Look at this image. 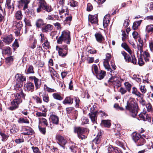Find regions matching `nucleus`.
I'll use <instances>...</instances> for the list:
<instances>
[{
	"mask_svg": "<svg viewBox=\"0 0 153 153\" xmlns=\"http://www.w3.org/2000/svg\"><path fill=\"white\" fill-rule=\"evenodd\" d=\"M23 83L17 82L15 85L14 88L16 92L13 101L11 102V106L9 108L11 110H15L18 107V105L22 101V98H25V94L23 92L21 87L22 86Z\"/></svg>",
	"mask_w": 153,
	"mask_h": 153,
	"instance_id": "obj_1",
	"label": "nucleus"
},
{
	"mask_svg": "<svg viewBox=\"0 0 153 153\" xmlns=\"http://www.w3.org/2000/svg\"><path fill=\"white\" fill-rule=\"evenodd\" d=\"M126 109L129 111L130 114L133 117H135L137 115L138 106L135 102L134 99H131L127 102L126 106Z\"/></svg>",
	"mask_w": 153,
	"mask_h": 153,
	"instance_id": "obj_2",
	"label": "nucleus"
},
{
	"mask_svg": "<svg viewBox=\"0 0 153 153\" xmlns=\"http://www.w3.org/2000/svg\"><path fill=\"white\" fill-rule=\"evenodd\" d=\"M70 32L68 30H64L62 33L61 35L57 39V43L58 44H61L64 42L69 44L71 41Z\"/></svg>",
	"mask_w": 153,
	"mask_h": 153,
	"instance_id": "obj_3",
	"label": "nucleus"
},
{
	"mask_svg": "<svg viewBox=\"0 0 153 153\" xmlns=\"http://www.w3.org/2000/svg\"><path fill=\"white\" fill-rule=\"evenodd\" d=\"M38 7L37 8L36 11L39 13L42 11V9L50 12L53 10V8L51 6L47 5L45 0H39Z\"/></svg>",
	"mask_w": 153,
	"mask_h": 153,
	"instance_id": "obj_4",
	"label": "nucleus"
},
{
	"mask_svg": "<svg viewBox=\"0 0 153 153\" xmlns=\"http://www.w3.org/2000/svg\"><path fill=\"white\" fill-rule=\"evenodd\" d=\"M56 49L58 51L59 56L62 58L65 57L68 53V48L67 45L56 46Z\"/></svg>",
	"mask_w": 153,
	"mask_h": 153,
	"instance_id": "obj_5",
	"label": "nucleus"
},
{
	"mask_svg": "<svg viewBox=\"0 0 153 153\" xmlns=\"http://www.w3.org/2000/svg\"><path fill=\"white\" fill-rule=\"evenodd\" d=\"M88 131V129L87 128L80 127L75 128L74 130V132L77 133L79 137L81 139L86 138V135L83 134Z\"/></svg>",
	"mask_w": 153,
	"mask_h": 153,
	"instance_id": "obj_6",
	"label": "nucleus"
},
{
	"mask_svg": "<svg viewBox=\"0 0 153 153\" xmlns=\"http://www.w3.org/2000/svg\"><path fill=\"white\" fill-rule=\"evenodd\" d=\"M121 54L123 56L124 59L126 62H131L134 64H136L137 60L134 56L132 55L130 56L124 51L121 52Z\"/></svg>",
	"mask_w": 153,
	"mask_h": 153,
	"instance_id": "obj_7",
	"label": "nucleus"
},
{
	"mask_svg": "<svg viewBox=\"0 0 153 153\" xmlns=\"http://www.w3.org/2000/svg\"><path fill=\"white\" fill-rule=\"evenodd\" d=\"M56 137L57 140V143L64 149L65 146L67 143L66 140L63 136L59 134L57 135Z\"/></svg>",
	"mask_w": 153,
	"mask_h": 153,
	"instance_id": "obj_8",
	"label": "nucleus"
},
{
	"mask_svg": "<svg viewBox=\"0 0 153 153\" xmlns=\"http://www.w3.org/2000/svg\"><path fill=\"white\" fill-rule=\"evenodd\" d=\"M117 78L115 76H112L108 80V82L112 83L117 88H118L121 86L120 82L117 80Z\"/></svg>",
	"mask_w": 153,
	"mask_h": 153,
	"instance_id": "obj_9",
	"label": "nucleus"
},
{
	"mask_svg": "<svg viewBox=\"0 0 153 153\" xmlns=\"http://www.w3.org/2000/svg\"><path fill=\"white\" fill-rule=\"evenodd\" d=\"M88 20L92 24H97L98 22L97 15H89Z\"/></svg>",
	"mask_w": 153,
	"mask_h": 153,
	"instance_id": "obj_10",
	"label": "nucleus"
},
{
	"mask_svg": "<svg viewBox=\"0 0 153 153\" xmlns=\"http://www.w3.org/2000/svg\"><path fill=\"white\" fill-rule=\"evenodd\" d=\"M24 87L25 90L31 92L33 91L34 88L33 84L30 82L25 84L24 85Z\"/></svg>",
	"mask_w": 153,
	"mask_h": 153,
	"instance_id": "obj_11",
	"label": "nucleus"
},
{
	"mask_svg": "<svg viewBox=\"0 0 153 153\" xmlns=\"http://www.w3.org/2000/svg\"><path fill=\"white\" fill-rule=\"evenodd\" d=\"M14 38L11 34H10L4 37L3 41L7 44H10L14 39Z\"/></svg>",
	"mask_w": 153,
	"mask_h": 153,
	"instance_id": "obj_12",
	"label": "nucleus"
},
{
	"mask_svg": "<svg viewBox=\"0 0 153 153\" xmlns=\"http://www.w3.org/2000/svg\"><path fill=\"white\" fill-rule=\"evenodd\" d=\"M53 26L50 24H47L42 27V31L43 32H50L53 30Z\"/></svg>",
	"mask_w": 153,
	"mask_h": 153,
	"instance_id": "obj_13",
	"label": "nucleus"
},
{
	"mask_svg": "<svg viewBox=\"0 0 153 153\" xmlns=\"http://www.w3.org/2000/svg\"><path fill=\"white\" fill-rule=\"evenodd\" d=\"M97 111L94 112H91V113H89V114L92 122L94 124L95 123L97 124Z\"/></svg>",
	"mask_w": 153,
	"mask_h": 153,
	"instance_id": "obj_14",
	"label": "nucleus"
},
{
	"mask_svg": "<svg viewBox=\"0 0 153 153\" xmlns=\"http://www.w3.org/2000/svg\"><path fill=\"white\" fill-rule=\"evenodd\" d=\"M102 139L101 133L99 132L98 133L96 137L92 140L93 143L98 144L100 143Z\"/></svg>",
	"mask_w": 153,
	"mask_h": 153,
	"instance_id": "obj_15",
	"label": "nucleus"
},
{
	"mask_svg": "<svg viewBox=\"0 0 153 153\" xmlns=\"http://www.w3.org/2000/svg\"><path fill=\"white\" fill-rule=\"evenodd\" d=\"M16 78L17 82L23 83V81L26 80L25 76L20 74H17L16 75Z\"/></svg>",
	"mask_w": 153,
	"mask_h": 153,
	"instance_id": "obj_16",
	"label": "nucleus"
},
{
	"mask_svg": "<svg viewBox=\"0 0 153 153\" xmlns=\"http://www.w3.org/2000/svg\"><path fill=\"white\" fill-rule=\"evenodd\" d=\"M39 96H41L42 97L43 100L44 102L48 103L49 101V97L48 94L42 92L39 93Z\"/></svg>",
	"mask_w": 153,
	"mask_h": 153,
	"instance_id": "obj_17",
	"label": "nucleus"
},
{
	"mask_svg": "<svg viewBox=\"0 0 153 153\" xmlns=\"http://www.w3.org/2000/svg\"><path fill=\"white\" fill-rule=\"evenodd\" d=\"M22 130L23 132L22 133V134L25 135H31L33 131L32 129L29 127L24 128H23Z\"/></svg>",
	"mask_w": 153,
	"mask_h": 153,
	"instance_id": "obj_18",
	"label": "nucleus"
},
{
	"mask_svg": "<svg viewBox=\"0 0 153 153\" xmlns=\"http://www.w3.org/2000/svg\"><path fill=\"white\" fill-rule=\"evenodd\" d=\"M110 15H106L104 17L103 20V25L104 27H106L109 23L110 21Z\"/></svg>",
	"mask_w": 153,
	"mask_h": 153,
	"instance_id": "obj_19",
	"label": "nucleus"
},
{
	"mask_svg": "<svg viewBox=\"0 0 153 153\" xmlns=\"http://www.w3.org/2000/svg\"><path fill=\"white\" fill-rule=\"evenodd\" d=\"M49 119L53 123L57 124L59 123V118L56 115L54 114L51 115Z\"/></svg>",
	"mask_w": 153,
	"mask_h": 153,
	"instance_id": "obj_20",
	"label": "nucleus"
},
{
	"mask_svg": "<svg viewBox=\"0 0 153 153\" xmlns=\"http://www.w3.org/2000/svg\"><path fill=\"white\" fill-rule=\"evenodd\" d=\"M95 36L97 41L99 43H102L104 39L103 36L100 33H96L95 34Z\"/></svg>",
	"mask_w": 153,
	"mask_h": 153,
	"instance_id": "obj_21",
	"label": "nucleus"
},
{
	"mask_svg": "<svg viewBox=\"0 0 153 153\" xmlns=\"http://www.w3.org/2000/svg\"><path fill=\"white\" fill-rule=\"evenodd\" d=\"M68 10V8L66 6H61V7H59L58 11L59 12V15L61 16L60 17L62 18L63 16L62 14L65 12H67Z\"/></svg>",
	"mask_w": 153,
	"mask_h": 153,
	"instance_id": "obj_22",
	"label": "nucleus"
},
{
	"mask_svg": "<svg viewBox=\"0 0 153 153\" xmlns=\"http://www.w3.org/2000/svg\"><path fill=\"white\" fill-rule=\"evenodd\" d=\"M11 49L9 47L5 48L2 50V53L3 54L7 55L8 56H10L12 54Z\"/></svg>",
	"mask_w": 153,
	"mask_h": 153,
	"instance_id": "obj_23",
	"label": "nucleus"
},
{
	"mask_svg": "<svg viewBox=\"0 0 153 153\" xmlns=\"http://www.w3.org/2000/svg\"><path fill=\"white\" fill-rule=\"evenodd\" d=\"M73 102V99L71 96L66 97L63 101L62 102L64 104H72Z\"/></svg>",
	"mask_w": 153,
	"mask_h": 153,
	"instance_id": "obj_24",
	"label": "nucleus"
},
{
	"mask_svg": "<svg viewBox=\"0 0 153 153\" xmlns=\"http://www.w3.org/2000/svg\"><path fill=\"white\" fill-rule=\"evenodd\" d=\"M108 60H104V61L103 62V65L105 68L107 70V71H110L111 72V76H113V75L112 74V72L111 71H112V69L110 68V65L108 63Z\"/></svg>",
	"mask_w": 153,
	"mask_h": 153,
	"instance_id": "obj_25",
	"label": "nucleus"
},
{
	"mask_svg": "<svg viewBox=\"0 0 153 153\" xmlns=\"http://www.w3.org/2000/svg\"><path fill=\"white\" fill-rule=\"evenodd\" d=\"M32 77L34 80L36 88V89H38L40 87L41 81L35 76H33Z\"/></svg>",
	"mask_w": 153,
	"mask_h": 153,
	"instance_id": "obj_26",
	"label": "nucleus"
},
{
	"mask_svg": "<svg viewBox=\"0 0 153 153\" xmlns=\"http://www.w3.org/2000/svg\"><path fill=\"white\" fill-rule=\"evenodd\" d=\"M30 0H21L22 5H24L23 9L26 10L28 8V4L30 2Z\"/></svg>",
	"mask_w": 153,
	"mask_h": 153,
	"instance_id": "obj_27",
	"label": "nucleus"
},
{
	"mask_svg": "<svg viewBox=\"0 0 153 153\" xmlns=\"http://www.w3.org/2000/svg\"><path fill=\"white\" fill-rule=\"evenodd\" d=\"M121 46L129 54H131L132 51L126 43L125 42L121 44Z\"/></svg>",
	"mask_w": 153,
	"mask_h": 153,
	"instance_id": "obj_28",
	"label": "nucleus"
},
{
	"mask_svg": "<svg viewBox=\"0 0 153 153\" xmlns=\"http://www.w3.org/2000/svg\"><path fill=\"white\" fill-rule=\"evenodd\" d=\"M106 72L105 71L101 70L100 73L96 75L97 78L99 79H103L105 75Z\"/></svg>",
	"mask_w": 153,
	"mask_h": 153,
	"instance_id": "obj_29",
	"label": "nucleus"
},
{
	"mask_svg": "<svg viewBox=\"0 0 153 153\" xmlns=\"http://www.w3.org/2000/svg\"><path fill=\"white\" fill-rule=\"evenodd\" d=\"M133 140L135 143L136 142L140 137L141 136L138 134L133 133L132 134Z\"/></svg>",
	"mask_w": 153,
	"mask_h": 153,
	"instance_id": "obj_30",
	"label": "nucleus"
},
{
	"mask_svg": "<svg viewBox=\"0 0 153 153\" xmlns=\"http://www.w3.org/2000/svg\"><path fill=\"white\" fill-rule=\"evenodd\" d=\"M145 140L142 137H140L135 143L137 146H140L143 145L145 143Z\"/></svg>",
	"mask_w": 153,
	"mask_h": 153,
	"instance_id": "obj_31",
	"label": "nucleus"
},
{
	"mask_svg": "<svg viewBox=\"0 0 153 153\" xmlns=\"http://www.w3.org/2000/svg\"><path fill=\"white\" fill-rule=\"evenodd\" d=\"M15 18L18 20H20L22 19L23 15L21 10L17 11L15 14Z\"/></svg>",
	"mask_w": 153,
	"mask_h": 153,
	"instance_id": "obj_32",
	"label": "nucleus"
},
{
	"mask_svg": "<svg viewBox=\"0 0 153 153\" xmlns=\"http://www.w3.org/2000/svg\"><path fill=\"white\" fill-rule=\"evenodd\" d=\"M132 93L136 95L139 97H141L142 95L140 92L137 91V88L134 87L132 88Z\"/></svg>",
	"mask_w": 153,
	"mask_h": 153,
	"instance_id": "obj_33",
	"label": "nucleus"
},
{
	"mask_svg": "<svg viewBox=\"0 0 153 153\" xmlns=\"http://www.w3.org/2000/svg\"><path fill=\"white\" fill-rule=\"evenodd\" d=\"M101 124L102 126L107 128H109L111 125L110 121L108 120H102Z\"/></svg>",
	"mask_w": 153,
	"mask_h": 153,
	"instance_id": "obj_34",
	"label": "nucleus"
},
{
	"mask_svg": "<svg viewBox=\"0 0 153 153\" xmlns=\"http://www.w3.org/2000/svg\"><path fill=\"white\" fill-rule=\"evenodd\" d=\"M52 96L54 99L59 100H61L63 99L60 94L58 93H55L53 94H52Z\"/></svg>",
	"mask_w": 153,
	"mask_h": 153,
	"instance_id": "obj_35",
	"label": "nucleus"
},
{
	"mask_svg": "<svg viewBox=\"0 0 153 153\" xmlns=\"http://www.w3.org/2000/svg\"><path fill=\"white\" fill-rule=\"evenodd\" d=\"M23 26V25L22 22L19 21L16 22L14 26V29H21Z\"/></svg>",
	"mask_w": 153,
	"mask_h": 153,
	"instance_id": "obj_36",
	"label": "nucleus"
},
{
	"mask_svg": "<svg viewBox=\"0 0 153 153\" xmlns=\"http://www.w3.org/2000/svg\"><path fill=\"white\" fill-rule=\"evenodd\" d=\"M44 25V21L41 19L37 20L36 22V25L37 28H39Z\"/></svg>",
	"mask_w": 153,
	"mask_h": 153,
	"instance_id": "obj_37",
	"label": "nucleus"
},
{
	"mask_svg": "<svg viewBox=\"0 0 153 153\" xmlns=\"http://www.w3.org/2000/svg\"><path fill=\"white\" fill-rule=\"evenodd\" d=\"M25 72L26 74L30 73H34L33 66L31 65H29L28 68L26 69Z\"/></svg>",
	"mask_w": 153,
	"mask_h": 153,
	"instance_id": "obj_38",
	"label": "nucleus"
},
{
	"mask_svg": "<svg viewBox=\"0 0 153 153\" xmlns=\"http://www.w3.org/2000/svg\"><path fill=\"white\" fill-rule=\"evenodd\" d=\"M68 4L71 7H74L77 5V3L74 0H69L68 1Z\"/></svg>",
	"mask_w": 153,
	"mask_h": 153,
	"instance_id": "obj_39",
	"label": "nucleus"
},
{
	"mask_svg": "<svg viewBox=\"0 0 153 153\" xmlns=\"http://www.w3.org/2000/svg\"><path fill=\"white\" fill-rule=\"evenodd\" d=\"M39 123L40 124H43L44 126H47L48 125V123L47 120L45 118H39Z\"/></svg>",
	"mask_w": 153,
	"mask_h": 153,
	"instance_id": "obj_40",
	"label": "nucleus"
},
{
	"mask_svg": "<svg viewBox=\"0 0 153 153\" xmlns=\"http://www.w3.org/2000/svg\"><path fill=\"white\" fill-rule=\"evenodd\" d=\"M142 21H139L135 22L133 23L132 28L134 30H136L137 29L138 27L140 26L141 23Z\"/></svg>",
	"mask_w": 153,
	"mask_h": 153,
	"instance_id": "obj_41",
	"label": "nucleus"
},
{
	"mask_svg": "<svg viewBox=\"0 0 153 153\" xmlns=\"http://www.w3.org/2000/svg\"><path fill=\"white\" fill-rule=\"evenodd\" d=\"M146 31L148 33L153 32V25H150L147 26L146 28Z\"/></svg>",
	"mask_w": 153,
	"mask_h": 153,
	"instance_id": "obj_42",
	"label": "nucleus"
},
{
	"mask_svg": "<svg viewBox=\"0 0 153 153\" xmlns=\"http://www.w3.org/2000/svg\"><path fill=\"white\" fill-rule=\"evenodd\" d=\"M18 122L19 123H29V121L26 119H25L23 118L20 117L18 120Z\"/></svg>",
	"mask_w": 153,
	"mask_h": 153,
	"instance_id": "obj_43",
	"label": "nucleus"
},
{
	"mask_svg": "<svg viewBox=\"0 0 153 153\" xmlns=\"http://www.w3.org/2000/svg\"><path fill=\"white\" fill-rule=\"evenodd\" d=\"M13 60V56H10L6 58V62L8 65L11 64Z\"/></svg>",
	"mask_w": 153,
	"mask_h": 153,
	"instance_id": "obj_44",
	"label": "nucleus"
},
{
	"mask_svg": "<svg viewBox=\"0 0 153 153\" xmlns=\"http://www.w3.org/2000/svg\"><path fill=\"white\" fill-rule=\"evenodd\" d=\"M124 85L126 89L129 92H130L132 87L131 84L128 82H126L125 83Z\"/></svg>",
	"mask_w": 153,
	"mask_h": 153,
	"instance_id": "obj_45",
	"label": "nucleus"
},
{
	"mask_svg": "<svg viewBox=\"0 0 153 153\" xmlns=\"http://www.w3.org/2000/svg\"><path fill=\"white\" fill-rule=\"evenodd\" d=\"M42 45V47L43 48H45L46 49H48L50 48V43L48 41L47 39Z\"/></svg>",
	"mask_w": 153,
	"mask_h": 153,
	"instance_id": "obj_46",
	"label": "nucleus"
},
{
	"mask_svg": "<svg viewBox=\"0 0 153 153\" xmlns=\"http://www.w3.org/2000/svg\"><path fill=\"white\" fill-rule=\"evenodd\" d=\"M44 87L45 88V89H46V91H47L49 93H53L56 92V90L51 88H50L48 87L47 85H44Z\"/></svg>",
	"mask_w": 153,
	"mask_h": 153,
	"instance_id": "obj_47",
	"label": "nucleus"
},
{
	"mask_svg": "<svg viewBox=\"0 0 153 153\" xmlns=\"http://www.w3.org/2000/svg\"><path fill=\"white\" fill-rule=\"evenodd\" d=\"M39 36L41 37L40 39V42L42 43L47 39V38L42 33L40 34Z\"/></svg>",
	"mask_w": 153,
	"mask_h": 153,
	"instance_id": "obj_48",
	"label": "nucleus"
},
{
	"mask_svg": "<svg viewBox=\"0 0 153 153\" xmlns=\"http://www.w3.org/2000/svg\"><path fill=\"white\" fill-rule=\"evenodd\" d=\"M33 98L35 100L37 104H41L42 102V100L41 98L38 96H36L33 97Z\"/></svg>",
	"mask_w": 153,
	"mask_h": 153,
	"instance_id": "obj_49",
	"label": "nucleus"
},
{
	"mask_svg": "<svg viewBox=\"0 0 153 153\" xmlns=\"http://www.w3.org/2000/svg\"><path fill=\"white\" fill-rule=\"evenodd\" d=\"M74 100L76 102V105L75 106L76 107H78L79 106L80 100L79 98L76 97H74Z\"/></svg>",
	"mask_w": 153,
	"mask_h": 153,
	"instance_id": "obj_50",
	"label": "nucleus"
},
{
	"mask_svg": "<svg viewBox=\"0 0 153 153\" xmlns=\"http://www.w3.org/2000/svg\"><path fill=\"white\" fill-rule=\"evenodd\" d=\"M13 49H16L19 46V44L18 43V39H16L15 40L13 44Z\"/></svg>",
	"mask_w": 153,
	"mask_h": 153,
	"instance_id": "obj_51",
	"label": "nucleus"
},
{
	"mask_svg": "<svg viewBox=\"0 0 153 153\" xmlns=\"http://www.w3.org/2000/svg\"><path fill=\"white\" fill-rule=\"evenodd\" d=\"M36 116L37 117H44L46 116V113L45 112H37L36 113Z\"/></svg>",
	"mask_w": 153,
	"mask_h": 153,
	"instance_id": "obj_52",
	"label": "nucleus"
},
{
	"mask_svg": "<svg viewBox=\"0 0 153 153\" xmlns=\"http://www.w3.org/2000/svg\"><path fill=\"white\" fill-rule=\"evenodd\" d=\"M144 63L142 56H140L138 58V64L140 66H142Z\"/></svg>",
	"mask_w": 153,
	"mask_h": 153,
	"instance_id": "obj_53",
	"label": "nucleus"
},
{
	"mask_svg": "<svg viewBox=\"0 0 153 153\" xmlns=\"http://www.w3.org/2000/svg\"><path fill=\"white\" fill-rule=\"evenodd\" d=\"M140 55L142 56L143 55L144 58H149L150 57V55L149 53L146 51H145L142 53V54H140Z\"/></svg>",
	"mask_w": 153,
	"mask_h": 153,
	"instance_id": "obj_54",
	"label": "nucleus"
},
{
	"mask_svg": "<svg viewBox=\"0 0 153 153\" xmlns=\"http://www.w3.org/2000/svg\"><path fill=\"white\" fill-rule=\"evenodd\" d=\"M140 89L141 92L143 94L145 93L146 91V89L144 85H141L140 88Z\"/></svg>",
	"mask_w": 153,
	"mask_h": 153,
	"instance_id": "obj_55",
	"label": "nucleus"
},
{
	"mask_svg": "<svg viewBox=\"0 0 153 153\" xmlns=\"http://www.w3.org/2000/svg\"><path fill=\"white\" fill-rule=\"evenodd\" d=\"M15 30L14 31V33L15 34V35L16 36H20L21 34V29H14Z\"/></svg>",
	"mask_w": 153,
	"mask_h": 153,
	"instance_id": "obj_56",
	"label": "nucleus"
},
{
	"mask_svg": "<svg viewBox=\"0 0 153 153\" xmlns=\"http://www.w3.org/2000/svg\"><path fill=\"white\" fill-rule=\"evenodd\" d=\"M114 107L118 110L123 111L124 110L123 107H120L119 105L117 104H114Z\"/></svg>",
	"mask_w": 153,
	"mask_h": 153,
	"instance_id": "obj_57",
	"label": "nucleus"
},
{
	"mask_svg": "<svg viewBox=\"0 0 153 153\" xmlns=\"http://www.w3.org/2000/svg\"><path fill=\"white\" fill-rule=\"evenodd\" d=\"M146 112H144L143 113L140 114L139 115V116L141 120H145V117Z\"/></svg>",
	"mask_w": 153,
	"mask_h": 153,
	"instance_id": "obj_58",
	"label": "nucleus"
},
{
	"mask_svg": "<svg viewBox=\"0 0 153 153\" xmlns=\"http://www.w3.org/2000/svg\"><path fill=\"white\" fill-rule=\"evenodd\" d=\"M93 9L92 5L90 3H88L87 5V10L88 11H91Z\"/></svg>",
	"mask_w": 153,
	"mask_h": 153,
	"instance_id": "obj_59",
	"label": "nucleus"
},
{
	"mask_svg": "<svg viewBox=\"0 0 153 153\" xmlns=\"http://www.w3.org/2000/svg\"><path fill=\"white\" fill-rule=\"evenodd\" d=\"M34 153H40L39 149L36 147L32 146L31 147Z\"/></svg>",
	"mask_w": 153,
	"mask_h": 153,
	"instance_id": "obj_60",
	"label": "nucleus"
},
{
	"mask_svg": "<svg viewBox=\"0 0 153 153\" xmlns=\"http://www.w3.org/2000/svg\"><path fill=\"white\" fill-rule=\"evenodd\" d=\"M36 39H34L33 40V42L30 47V48L32 49H33L34 48H35L36 46Z\"/></svg>",
	"mask_w": 153,
	"mask_h": 153,
	"instance_id": "obj_61",
	"label": "nucleus"
},
{
	"mask_svg": "<svg viewBox=\"0 0 153 153\" xmlns=\"http://www.w3.org/2000/svg\"><path fill=\"white\" fill-rule=\"evenodd\" d=\"M146 107L148 111L151 112L152 111V106L150 104L148 103L146 105Z\"/></svg>",
	"mask_w": 153,
	"mask_h": 153,
	"instance_id": "obj_62",
	"label": "nucleus"
},
{
	"mask_svg": "<svg viewBox=\"0 0 153 153\" xmlns=\"http://www.w3.org/2000/svg\"><path fill=\"white\" fill-rule=\"evenodd\" d=\"M39 128L41 133L43 134H45L46 133L45 128H42L40 127L39 126Z\"/></svg>",
	"mask_w": 153,
	"mask_h": 153,
	"instance_id": "obj_63",
	"label": "nucleus"
},
{
	"mask_svg": "<svg viewBox=\"0 0 153 153\" xmlns=\"http://www.w3.org/2000/svg\"><path fill=\"white\" fill-rule=\"evenodd\" d=\"M149 47L150 51L153 52V41H151L149 42Z\"/></svg>",
	"mask_w": 153,
	"mask_h": 153,
	"instance_id": "obj_64",
	"label": "nucleus"
}]
</instances>
